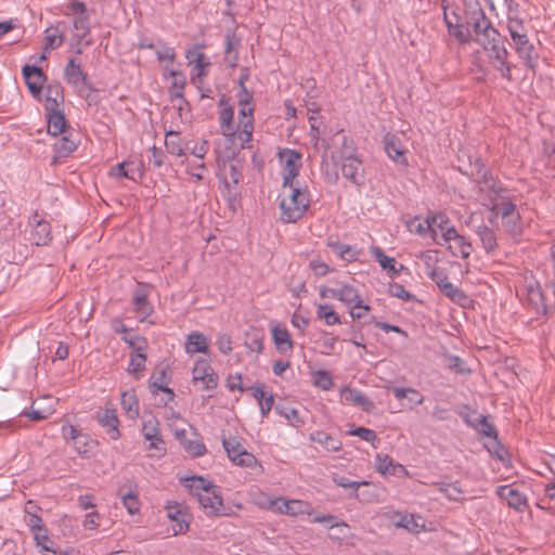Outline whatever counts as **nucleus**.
I'll use <instances>...</instances> for the list:
<instances>
[{"mask_svg": "<svg viewBox=\"0 0 555 555\" xmlns=\"http://www.w3.org/2000/svg\"><path fill=\"white\" fill-rule=\"evenodd\" d=\"M48 116V132L54 137L65 134L68 128L64 113L61 109L46 111Z\"/></svg>", "mask_w": 555, "mask_h": 555, "instance_id": "29", "label": "nucleus"}, {"mask_svg": "<svg viewBox=\"0 0 555 555\" xmlns=\"http://www.w3.org/2000/svg\"><path fill=\"white\" fill-rule=\"evenodd\" d=\"M388 293L390 296L400 298L404 301H410L414 298V296L399 283H390L388 286Z\"/></svg>", "mask_w": 555, "mask_h": 555, "instance_id": "58", "label": "nucleus"}, {"mask_svg": "<svg viewBox=\"0 0 555 555\" xmlns=\"http://www.w3.org/2000/svg\"><path fill=\"white\" fill-rule=\"evenodd\" d=\"M210 512L216 516H230L232 508L223 505L221 496L216 492V487L210 485Z\"/></svg>", "mask_w": 555, "mask_h": 555, "instance_id": "45", "label": "nucleus"}, {"mask_svg": "<svg viewBox=\"0 0 555 555\" xmlns=\"http://www.w3.org/2000/svg\"><path fill=\"white\" fill-rule=\"evenodd\" d=\"M466 24L468 25L473 41L487 48L489 43L500 39V33L492 26L479 2H475L466 13Z\"/></svg>", "mask_w": 555, "mask_h": 555, "instance_id": "2", "label": "nucleus"}, {"mask_svg": "<svg viewBox=\"0 0 555 555\" xmlns=\"http://www.w3.org/2000/svg\"><path fill=\"white\" fill-rule=\"evenodd\" d=\"M272 337L275 347L280 352L285 353L293 349V340L286 327L274 326L272 328Z\"/></svg>", "mask_w": 555, "mask_h": 555, "instance_id": "39", "label": "nucleus"}, {"mask_svg": "<svg viewBox=\"0 0 555 555\" xmlns=\"http://www.w3.org/2000/svg\"><path fill=\"white\" fill-rule=\"evenodd\" d=\"M224 41H225V54L228 55L230 64L232 66H234L237 61L236 51L241 44V38L235 34L234 30L229 29L225 33Z\"/></svg>", "mask_w": 555, "mask_h": 555, "instance_id": "41", "label": "nucleus"}, {"mask_svg": "<svg viewBox=\"0 0 555 555\" xmlns=\"http://www.w3.org/2000/svg\"><path fill=\"white\" fill-rule=\"evenodd\" d=\"M362 162L352 154L344 155L341 160V173L353 184L360 185L363 180Z\"/></svg>", "mask_w": 555, "mask_h": 555, "instance_id": "20", "label": "nucleus"}, {"mask_svg": "<svg viewBox=\"0 0 555 555\" xmlns=\"http://www.w3.org/2000/svg\"><path fill=\"white\" fill-rule=\"evenodd\" d=\"M77 149V144L74 140L68 138L67 135H63L57 143L54 145L55 158H66L68 157L75 150Z\"/></svg>", "mask_w": 555, "mask_h": 555, "instance_id": "49", "label": "nucleus"}, {"mask_svg": "<svg viewBox=\"0 0 555 555\" xmlns=\"http://www.w3.org/2000/svg\"><path fill=\"white\" fill-rule=\"evenodd\" d=\"M376 468L383 475H397L399 473H406L403 465L395 463L393 460L387 454L376 455Z\"/></svg>", "mask_w": 555, "mask_h": 555, "instance_id": "34", "label": "nucleus"}, {"mask_svg": "<svg viewBox=\"0 0 555 555\" xmlns=\"http://www.w3.org/2000/svg\"><path fill=\"white\" fill-rule=\"evenodd\" d=\"M223 448L230 461L241 467L257 469L259 473L263 472V467L256 459V456L248 452L240 441L235 438H222Z\"/></svg>", "mask_w": 555, "mask_h": 555, "instance_id": "3", "label": "nucleus"}, {"mask_svg": "<svg viewBox=\"0 0 555 555\" xmlns=\"http://www.w3.org/2000/svg\"><path fill=\"white\" fill-rule=\"evenodd\" d=\"M133 165V163H119L116 166L112 167L109 170V175L114 178L120 179V178H127L132 181H137V177L130 175L129 170H127V167Z\"/></svg>", "mask_w": 555, "mask_h": 555, "instance_id": "57", "label": "nucleus"}, {"mask_svg": "<svg viewBox=\"0 0 555 555\" xmlns=\"http://www.w3.org/2000/svg\"><path fill=\"white\" fill-rule=\"evenodd\" d=\"M217 153V178L223 185L222 194L225 198L231 199L236 195V185L240 181L241 173L236 170V167L232 162H225L220 158L219 152Z\"/></svg>", "mask_w": 555, "mask_h": 555, "instance_id": "7", "label": "nucleus"}, {"mask_svg": "<svg viewBox=\"0 0 555 555\" xmlns=\"http://www.w3.org/2000/svg\"><path fill=\"white\" fill-rule=\"evenodd\" d=\"M165 77L170 78V96L171 99H182L183 90L186 83L185 76L182 72L165 67Z\"/></svg>", "mask_w": 555, "mask_h": 555, "instance_id": "30", "label": "nucleus"}, {"mask_svg": "<svg viewBox=\"0 0 555 555\" xmlns=\"http://www.w3.org/2000/svg\"><path fill=\"white\" fill-rule=\"evenodd\" d=\"M337 255L344 260L354 261L358 259L360 251L350 245L343 244Z\"/></svg>", "mask_w": 555, "mask_h": 555, "instance_id": "62", "label": "nucleus"}, {"mask_svg": "<svg viewBox=\"0 0 555 555\" xmlns=\"http://www.w3.org/2000/svg\"><path fill=\"white\" fill-rule=\"evenodd\" d=\"M167 517L173 522L175 534L182 533L189 528V514L186 509L177 502H168L166 505Z\"/></svg>", "mask_w": 555, "mask_h": 555, "instance_id": "18", "label": "nucleus"}, {"mask_svg": "<svg viewBox=\"0 0 555 555\" xmlns=\"http://www.w3.org/2000/svg\"><path fill=\"white\" fill-rule=\"evenodd\" d=\"M385 518L390 520L396 527L404 528L410 532H418L424 525H420L414 515L403 514L400 512H387Z\"/></svg>", "mask_w": 555, "mask_h": 555, "instance_id": "24", "label": "nucleus"}, {"mask_svg": "<svg viewBox=\"0 0 555 555\" xmlns=\"http://www.w3.org/2000/svg\"><path fill=\"white\" fill-rule=\"evenodd\" d=\"M437 491L442 493L450 501H461L463 490L460 488L457 482L454 483H443L437 482L434 485Z\"/></svg>", "mask_w": 555, "mask_h": 555, "instance_id": "47", "label": "nucleus"}, {"mask_svg": "<svg viewBox=\"0 0 555 555\" xmlns=\"http://www.w3.org/2000/svg\"><path fill=\"white\" fill-rule=\"evenodd\" d=\"M448 248L453 256H461L464 259L468 258L473 250L472 243L463 235H459Z\"/></svg>", "mask_w": 555, "mask_h": 555, "instance_id": "43", "label": "nucleus"}, {"mask_svg": "<svg viewBox=\"0 0 555 555\" xmlns=\"http://www.w3.org/2000/svg\"><path fill=\"white\" fill-rule=\"evenodd\" d=\"M62 437L67 441V442H74L75 440H79V439H85L87 440V436L83 435L78 428H76L74 425L72 424H64L62 426Z\"/></svg>", "mask_w": 555, "mask_h": 555, "instance_id": "56", "label": "nucleus"}, {"mask_svg": "<svg viewBox=\"0 0 555 555\" xmlns=\"http://www.w3.org/2000/svg\"><path fill=\"white\" fill-rule=\"evenodd\" d=\"M343 402L361 406L364 411L370 412L373 410V402L359 390L352 388H343L340 391Z\"/></svg>", "mask_w": 555, "mask_h": 555, "instance_id": "26", "label": "nucleus"}, {"mask_svg": "<svg viewBox=\"0 0 555 555\" xmlns=\"http://www.w3.org/2000/svg\"><path fill=\"white\" fill-rule=\"evenodd\" d=\"M219 125L224 137L236 134L234 109L224 95L219 100Z\"/></svg>", "mask_w": 555, "mask_h": 555, "instance_id": "19", "label": "nucleus"}, {"mask_svg": "<svg viewBox=\"0 0 555 555\" xmlns=\"http://www.w3.org/2000/svg\"><path fill=\"white\" fill-rule=\"evenodd\" d=\"M101 516L96 511H92L85 515L82 527L87 530H95L100 526Z\"/></svg>", "mask_w": 555, "mask_h": 555, "instance_id": "61", "label": "nucleus"}, {"mask_svg": "<svg viewBox=\"0 0 555 555\" xmlns=\"http://www.w3.org/2000/svg\"><path fill=\"white\" fill-rule=\"evenodd\" d=\"M311 203L310 193L307 188L287 185L283 189L280 201V220L284 223L296 222L304 217Z\"/></svg>", "mask_w": 555, "mask_h": 555, "instance_id": "1", "label": "nucleus"}, {"mask_svg": "<svg viewBox=\"0 0 555 555\" xmlns=\"http://www.w3.org/2000/svg\"><path fill=\"white\" fill-rule=\"evenodd\" d=\"M310 440L320 444L327 452H336L341 449V442L338 439L322 430L312 433Z\"/></svg>", "mask_w": 555, "mask_h": 555, "instance_id": "38", "label": "nucleus"}, {"mask_svg": "<svg viewBox=\"0 0 555 555\" xmlns=\"http://www.w3.org/2000/svg\"><path fill=\"white\" fill-rule=\"evenodd\" d=\"M165 145L168 153L172 155L181 156L183 154V147L178 132L168 131L165 138Z\"/></svg>", "mask_w": 555, "mask_h": 555, "instance_id": "52", "label": "nucleus"}, {"mask_svg": "<svg viewBox=\"0 0 555 555\" xmlns=\"http://www.w3.org/2000/svg\"><path fill=\"white\" fill-rule=\"evenodd\" d=\"M269 507L281 514L291 516H297L300 514L312 515L310 505L300 500H284L282 498H276L270 501Z\"/></svg>", "mask_w": 555, "mask_h": 555, "instance_id": "15", "label": "nucleus"}, {"mask_svg": "<svg viewBox=\"0 0 555 555\" xmlns=\"http://www.w3.org/2000/svg\"><path fill=\"white\" fill-rule=\"evenodd\" d=\"M455 25L449 31L450 36L454 37L460 43H469L473 41V35L468 25L459 23V17L454 14Z\"/></svg>", "mask_w": 555, "mask_h": 555, "instance_id": "50", "label": "nucleus"}, {"mask_svg": "<svg viewBox=\"0 0 555 555\" xmlns=\"http://www.w3.org/2000/svg\"><path fill=\"white\" fill-rule=\"evenodd\" d=\"M119 493H120V499H121L122 505L128 511V513L130 515H134V514L139 513L140 502H139L137 493H134L132 491H129L127 493H121V492H119Z\"/></svg>", "mask_w": 555, "mask_h": 555, "instance_id": "54", "label": "nucleus"}, {"mask_svg": "<svg viewBox=\"0 0 555 555\" xmlns=\"http://www.w3.org/2000/svg\"><path fill=\"white\" fill-rule=\"evenodd\" d=\"M182 448L193 456L203 455L206 452V447L204 443L190 439L186 440Z\"/></svg>", "mask_w": 555, "mask_h": 555, "instance_id": "60", "label": "nucleus"}, {"mask_svg": "<svg viewBox=\"0 0 555 555\" xmlns=\"http://www.w3.org/2000/svg\"><path fill=\"white\" fill-rule=\"evenodd\" d=\"M487 51V56L490 65L500 73V75L507 79L508 81L513 80L512 69L515 67L514 64L508 62V51L502 41V38L496 39L494 42L489 43L487 48H483Z\"/></svg>", "mask_w": 555, "mask_h": 555, "instance_id": "4", "label": "nucleus"}, {"mask_svg": "<svg viewBox=\"0 0 555 555\" xmlns=\"http://www.w3.org/2000/svg\"><path fill=\"white\" fill-rule=\"evenodd\" d=\"M69 12L66 15H73V27L75 29L74 37L78 42H81L91 30L90 26V14L83 2L78 0H72L67 5Z\"/></svg>", "mask_w": 555, "mask_h": 555, "instance_id": "8", "label": "nucleus"}, {"mask_svg": "<svg viewBox=\"0 0 555 555\" xmlns=\"http://www.w3.org/2000/svg\"><path fill=\"white\" fill-rule=\"evenodd\" d=\"M64 78L66 82L74 87L75 91L81 98L88 99L90 93L94 91L88 75L82 70L79 63L75 59H69L64 68Z\"/></svg>", "mask_w": 555, "mask_h": 555, "instance_id": "6", "label": "nucleus"}, {"mask_svg": "<svg viewBox=\"0 0 555 555\" xmlns=\"http://www.w3.org/2000/svg\"><path fill=\"white\" fill-rule=\"evenodd\" d=\"M528 301L534 307L537 312H546V304L541 285L538 282H528L526 284Z\"/></svg>", "mask_w": 555, "mask_h": 555, "instance_id": "32", "label": "nucleus"}, {"mask_svg": "<svg viewBox=\"0 0 555 555\" xmlns=\"http://www.w3.org/2000/svg\"><path fill=\"white\" fill-rule=\"evenodd\" d=\"M26 515H27L26 522H27V526L30 528L31 532H35L37 530L44 528L42 519L39 515H37L36 513H33L28 509H26Z\"/></svg>", "mask_w": 555, "mask_h": 555, "instance_id": "64", "label": "nucleus"}, {"mask_svg": "<svg viewBox=\"0 0 555 555\" xmlns=\"http://www.w3.org/2000/svg\"><path fill=\"white\" fill-rule=\"evenodd\" d=\"M317 317L323 320L326 325L340 323L339 315L334 311L333 307L327 304H320L317 307Z\"/></svg>", "mask_w": 555, "mask_h": 555, "instance_id": "48", "label": "nucleus"}, {"mask_svg": "<svg viewBox=\"0 0 555 555\" xmlns=\"http://www.w3.org/2000/svg\"><path fill=\"white\" fill-rule=\"evenodd\" d=\"M496 493L500 498L505 499L508 505L517 511H524L527 506V500L518 490L512 486H501Z\"/></svg>", "mask_w": 555, "mask_h": 555, "instance_id": "28", "label": "nucleus"}, {"mask_svg": "<svg viewBox=\"0 0 555 555\" xmlns=\"http://www.w3.org/2000/svg\"><path fill=\"white\" fill-rule=\"evenodd\" d=\"M150 286L146 284L139 283L134 291L132 304L134 310L142 320L151 315L154 311L153 306L149 301Z\"/></svg>", "mask_w": 555, "mask_h": 555, "instance_id": "21", "label": "nucleus"}, {"mask_svg": "<svg viewBox=\"0 0 555 555\" xmlns=\"http://www.w3.org/2000/svg\"><path fill=\"white\" fill-rule=\"evenodd\" d=\"M95 418L98 423L105 429L111 439H119V420L116 410L113 406H105L100 409L95 414Z\"/></svg>", "mask_w": 555, "mask_h": 555, "instance_id": "17", "label": "nucleus"}, {"mask_svg": "<svg viewBox=\"0 0 555 555\" xmlns=\"http://www.w3.org/2000/svg\"><path fill=\"white\" fill-rule=\"evenodd\" d=\"M122 339L129 344L133 348V352L130 356V361L128 365V372L130 374H137L145 369L146 354L145 350V339L135 336L134 338L122 337Z\"/></svg>", "mask_w": 555, "mask_h": 555, "instance_id": "13", "label": "nucleus"}, {"mask_svg": "<svg viewBox=\"0 0 555 555\" xmlns=\"http://www.w3.org/2000/svg\"><path fill=\"white\" fill-rule=\"evenodd\" d=\"M301 154L295 150L285 149L280 152V160L283 163V189L294 183L299 173Z\"/></svg>", "mask_w": 555, "mask_h": 555, "instance_id": "11", "label": "nucleus"}, {"mask_svg": "<svg viewBox=\"0 0 555 555\" xmlns=\"http://www.w3.org/2000/svg\"><path fill=\"white\" fill-rule=\"evenodd\" d=\"M180 482L189 490V493L196 499L201 506L208 507V481L201 476L179 477Z\"/></svg>", "mask_w": 555, "mask_h": 555, "instance_id": "14", "label": "nucleus"}, {"mask_svg": "<svg viewBox=\"0 0 555 555\" xmlns=\"http://www.w3.org/2000/svg\"><path fill=\"white\" fill-rule=\"evenodd\" d=\"M36 544L41 547L43 552H50L52 554H56L55 548L53 547V542L50 541L48 535L47 528H42L33 532Z\"/></svg>", "mask_w": 555, "mask_h": 555, "instance_id": "53", "label": "nucleus"}, {"mask_svg": "<svg viewBox=\"0 0 555 555\" xmlns=\"http://www.w3.org/2000/svg\"><path fill=\"white\" fill-rule=\"evenodd\" d=\"M337 299L347 306L354 305V308H361L364 312L370 311V306L363 304L359 291L351 285L344 284L339 286Z\"/></svg>", "mask_w": 555, "mask_h": 555, "instance_id": "22", "label": "nucleus"}, {"mask_svg": "<svg viewBox=\"0 0 555 555\" xmlns=\"http://www.w3.org/2000/svg\"><path fill=\"white\" fill-rule=\"evenodd\" d=\"M390 391L399 400L408 398L415 404H422L424 402V396L414 388L391 387Z\"/></svg>", "mask_w": 555, "mask_h": 555, "instance_id": "46", "label": "nucleus"}, {"mask_svg": "<svg viewBox=\"0 0 555 555\" xmlns=\"http://www.w3.org/2000/svg\"><path fill=\"white\" fill-rule=\"evenodd\" d=\"M429 278L450 300L461 306L466 305L468 296L449 281L443 270L437 268L433 269L429 273Z\"/></svg>", "mask_w": 555, "mask_h": 555, "instance_id": "10", "label": "nucleus"}, {"mask_svg": "<svg viewBox=\"0 0 555 555\" xmlns=\"http://www.w3.org/2000/svg\"><path fill=\"white\" fill-rule=\"evenodd\" d=\"M46 111L61 109L64 103L63 87L60 82L49 83L44 89Z\"/></svg>", "mask_w": 555, "mask_h": 555, "instance_id": "25", "label": "nucleus"}, {"mask_svg": "<svg viewBox=\"0 0 555 555\" xmlns=\"http://www.w3.org/2000/svg\"><path fill=\"white\" fill-rule=\"evenodd\" d=\"M61 22L50 26L44 30L46 46L44 51H51L61 47L64 42V30L61 28Z\"/></svg>", "mask_w": 555, "mask_h": 555, "instance_id": "37", "label": "nucleus"}, {"mask_svg": "<svg viewBox=\"0 0 555 555\" xmlns=\"http://www.w3.org/2000/svg\"><path fill=\"white\" fill-rule=\"evenodd\" d=\"M372 254L374 255L376 261L384 270L392 271V274H398V270L395 269L396 259L392 257H388L384 254L380 247L373 246L371 248Z\"/></svg>", "mask_w": 555, "mask_h": 555, "instance_id": "51", "label": "nucleus"}, {"mask_svg": "<svg viewBox=\"0 0 555 555\" xmlns=\"http://www.w3.org/2000/svg\"><path fill=\"white\" fill-rule=\"evenodd\" d=\"M466 423L477 429L483 436L496 437V430L494 426L490 424L488 417L482 414H476L475 420L466 418Z\"/></svg>", "mask_w": 555, "mask_h": 555, "instance_id": "42", "label": "nucleus"}, {"mask_svg": "<svg viewBox=\"0 0 555 555\" xmlns=\"http://www.w3.org/2000/svg\"><path fill=\"white\" fill-rule=\"evenodd\" d=\"M25 83L30 94L38 101L42 100L44 83L48 78L40 67L34 65H25L22 68Z\"/></svg>", "mask_w": 555, "mask_h": 555, "instance_id": "12", "label": "nucleus"}, {"mask_svg": "<svg viewBox=\"0 0 555 555\" xmlns=\"http://www.w3.org/2000/svg\"><path fill=\"white\" fill-rule=\"evenodd\" d=\"M193 387L196 390H206L208 389V361L199 360L195 363L193 367Z\"/></svg>", "mask_w": 555, "mask_h": 555, "instance_id": "35", "label": "nucleus"}, {"mask_svg": "<svg viewBox=\"0 0 555 555\" xmlns=\"http://www.w3.org/2000/svg\"><path fill=\"white\" fill-rule=\"evenodd\" d=\"M141 433L145 441H149L146 450L154 451L150 454L151 456L160 457L165 455L166 443L160 433V423L154 415L150 414L149 416H144Z\"/></svg>", "mask_w": 555, "mask_h": 555, "instance_id": "5", "label": "nucleus"}, {"mask_svg": "<svg viewBox=\"0 0 555 555\" xmlns=\"http://www.w3.org/2000/svg\"><path fill=\"white\" fill-rule=\"evenodd\" d=\"M184 348L185 352L189 354L198 352L206 353L208 351V339L199 332H192L188 335Z\"/></svg>", "mask_w": 555, "mask_h": 555, "instance_id": "33", "label": "nucleus"}, {"mask_svg": "<svg viewBox=\"0 0 555 555\" xmlns=\"http://www.w3.org/2000/svg\"><path fill=\"white\" fill-rule=\"evenodd\" d=\"M251 108H248L249 118L243 122L242 129L238 130L236 127V134L235 135H227L225 139L232 144V145H238L241 149H245L247 143L251 141L253 137V119H251Z\"/></svg>", "mask_w": 555, "mask_h": 555, "instance_id": "27", "label": "nucleus"}, {"mask_svg": "<svg viewBox=\"0 0 555 555\" xmlns=\"http://www.w3.org/2000/svg\"><path fill=\"white\" fill-rule=\"evenodd\" d=\"M387 155L397 163H404L405 150L398 135L387 133L384 139Z\"/></svg>", "mask_w": 555, "mask_h": 555, "instance_id": "31", "label": "nucleus"}, {"mask_svg": "<svg viewBox=\"0 0 555 555\" xmlns=\"http://www.w3.org/2000/svg\"><path fill=\"white\" fill-rule=\"evenodd\" d=\"M514 49L518 56L524 61L525 65L534 69L539 59V53L534 46L529 41L528 37L514 43Z\"/></svg>", "mask_w": 555, "mask_h": 555, "instance_id": "23", "label": "nucleus"}, {"mask_svg": "<svg viewBox=\"0 0 555 555\" xmlns=\"http://www.w3.org/2000/svg\"><path fill=\"white\" fill-rule=\"evenodd\" d=\"M121 408L129 418L139 416V400L133 389L121 392Z\"/></svg>", "mask_w": 555, "mask_h": 555, "instance_id": "40", "label": "nucleus"}, {"mask_svg": "<svg viewBox=\"0 0 555 555\" xmlns=\"http://www.w3.org/2000/svg\"><path fill=\"white\" fill-rule=\"evenodd\" d=\"M476 234L479 237L486 253H492L498 247V240L494 230L486 224L477 228Z\"/></svg>", "mask_w": 555, "mask_h": 555, "instance_id": "36", "label": "nucleus"}, {"mask_svg": "<svg viewBox=\"0 0 555 555\" xmlns=\"http://www.w3.org/2000/svg\"><path fill=\"white\" fill-rule=\"evenodd\" d=\"M431 224V236L435 240L437 235V230L441 232L446 230V228L450 227V220L444 214H439L429 217Z\"/></svg>", "mask_w": 555, "mask_h": 555, "instance_id": "55", "label": "nucleus"}, {"mask_svg": "<svg viewBox=\"0 0 555 555\" xmlns=\"http://www.w3.org/2000/svg\"><path fill=\"white\" fill-rule=\"evenodd\" d=\"M29 224L33 228L31 241L37 246H46L52 241L51 225L50 222L44 220L38 211L29 218Z\"/></svg>", "mask_w": 555, "mask_h": 555, "instance_id": "16", "label": "nucleus"}, {"mask_svg": "<svg viewBox=\"0 0 555 555\" xmlns=\"http://www.w3.org/2000/svg\"><path fill=\"white\" fill-rule=\"evenodd\" d=\"M507 30L509 33L513 44L528 37L527 29L522 21L517 17H508Z\"/></svg>", "mask_w": 555, "mask_h": 555, "instance_id": "44", "label": "nucleus"}, {"mask_svg": "<svg viewBox=\"0 0 555 555\" xmlns=\"http://www.w3.org/2000/svg\"><path fill=\"white\" fill-rule=\"evenodd\" d=\"M447 366L457 374L469 373V370L465 366L464 361L457 356L447 357Z\"/></svg>", "mask_w": 555, "mask_h": 555, "instance_id": "59", "label": "nucleus"}, {"mask_svg": "<svg viewBox=\"0 0 555 555\" xmlns=\"http://www.w3.org/2000/svg\"><path fill=\"white\" fill-rule=\"evenodd\" d=\"M350 435L357 436L364 441L374 442L377 439L376 433L370 428L358 427L350 431Z\"/></svg>", "mask_w": 555, "mask_h": 555, "instance_id": "63", "label": "nucleus"}, {"mask_svg": "<svg viewBox=\"0 0 555 555\" xmlns=\"http://www.w3.org/2000/svg\"><path fill=\"white\" fill-rule=\"evenodd\" d=\"M185 57L191 67V82L198 87L203 83L205 69L208 63L205 62V44H194L186 50Z\"/></svg>", "mask_w": 555, "mask_h": 555, "instance_id": "9", "label": "nucleus"}]
</instances>
